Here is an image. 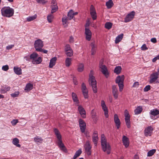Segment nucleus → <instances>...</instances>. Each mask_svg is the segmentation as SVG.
I'll return each mask as SVG.
<instances>
[{
    "label": "nucleus",
    "instance_id": "1",
    "mask_svg": "<svg viewBox=\"0 0 159 159\" xmlns=\"http://www.w3.org/2000/svg\"><path fill=\"white\" fill-rule=\"evenodd\" d=\"M54 132L57 139V144L60 149L65 152H67V150L62 143L61 136L59 130L57 128L54 129Z\"/></svg>",
    "mask_w": 159,
    "mask_h": 159
},
{
    "label": "nucleus",
    "instance_id": "2",
    "mask_svg": "<svg viewBox=\"0 0 159 159\" xmlns=\"http://www.w3.org/2000/svg\"><path fill=\"white\" fill-rule=\"evenodd\" d=\"M1 14L3 16L10 17L13 15L14 10L9 7H4L1 9Z\"/></svg>",
    "mask_w": 159,
    "mask_h": 159
},
{
    "label": "nucleus",
    "instance_id": "3",
    "mask_svg": "<svg viewBox=\"0 0 159 159\" xmlns=\"http://www.w3.org/2000/svg\"><path fill=\"white\" fill-rule=\"evenodd\" d=\"M125 79L124 75H119L117 77L116 79V83L118 84L119 91L121 92L124 87V81Z\"/></svg>",
    "mask_w": 159,
    "mask_h": 159
},
{
    "label": "nucleus",
    "instance_id": "4",
    "mask_svg": "<svg viewBox=\"0 0 159 159\" xmlns=\"http://www.w3.org/2000/svg\"><path fill=\"white\" fill-rule=\"evenodd\" d=\"M89 82V85L92 87L93 92L95 93H97V82L94 76L93 75L90 76V75Z\"/></svg>",
    "mask_w": 159,
    "mask_h": 159
},
{
    "label": "nucleus",
    "instance_id": "5",
    "mask_svg": "<svg viewBox=\"0 0 159 159\" xmlns=\"http://www.w3.org/2000/svg\"><path fill=\"white\" fill-rule=\"evenodd\" d=\"M34 46L36 51H41V48L43 46V42L41 39H38L35 41Z\"/></svg>",
    "mask_w": 159,
    "mask_h": 159
},
{
    "label": "nucleus",
    "instance_id": "6",
    "mask_svg": "<svg viewBox=\"0 0 159 159\" xmlns=\"http://www.w3.org/2000/svg\"><path fill=\"white\" fill-rule=\"evenodd\" d=\"M103 63L100 62L99 64V67L100 69V71L107 78L109 76V73L107 67L106 66L102 65Z\"/></svg>",
    "mask_w": 159,
    "mask_h": 159
},
{
    "label": "nucleus",
    "instance_id": "7",
    "mask_svg": "<svg viewBox=\"0 0 159 159\" xmlns=\"http://www.w3.org/2000/svg\"><path fill=\"white\" fill-rule=\"evenodd\" d=\"M84 147L85 151L87 155L88 156L90 155L91 154V149L92 147L89 141H86Z\"/></svg>",
    "mask_w": 159,
    "mask_h": 159
},
{
    "label": "nucleus",
    "instance_id": "8",
    "mask_svg": "<svg viewBox=\"0 0 159 159\" xmlns=\"http://www.w3.org/2000/svg\"><path fill=\"white\" fill-rule=\"evenodd\" d=\"M102 149L104 152H107L108 154H109L111 152V147L108 143H105L101 144Z\"/></svg>",
    "mask_w": 159,
    "mask_h": 159
},
{
    "label": "nucleus",
    "instance_id": "9",
    "mask_svg": "<svg viewBox=\"0 0 159 159\" xmlns=\"http://www.w3.org/2000/svg\"><path fill=\"white\" fill-rule=\"evenodd\" d=\"M159 73L158 72L153 73L150 75V80L149 82L150 83H152L156 82V80L158 78Z\"/></svg>",
    "mask_w": 159,
    "mask_h": 159
},
{
    "label": "nucleus",
    "instance_id": "10",
    "mask_svg": "<svg viewBox=\"0 0 159 159\" xmlns=\"http://www.w3.org/2000/svg\"><path fill=\"white\" fill-rule=\"evenodd\" d=\"M79 123L81 132L82 133H84L86 127L85 122L82 119H80L79 120Z\"/></svg>",
    "mask_w": 159,
    "mask_h": 159
},
{
    "label": "nucleus",
    "instance_id": "11",
    "mask_svg": "<svg viewBox=\"0 0 159 159\" xmlns=\"http://www.w3.org/2000/svg\"><path fill=\"white\" fill-rule=\"evenodd\" d=\"M135 14V12L134 11L131 12L125 17L124 22H127L131 21L134 18Z\"/></svg>",
    "mask_w": 159,
    "mask_h": 159
},
{
    "label": "nucleus",
    "instance_id": "12",
    "mask_svg": "<svg viewBox=\"0 0 159 159\" xmlns=\"http://www.w3.org/2000/svg\"><path fill=\"white\" fill-rule=\"evenodd\" d=\"M81 89L84 98H87L88 97V91L84 83L82 84Z\"/></svg>",
    "mask_w": 159,
    "mask_h": 159
},
{
    "label": "nucleus",
    "instance_id": "13",
    "mask_svg": "<svg viewBox=\"0 0 159 159\" xmlns=\"http://www.w3.org/2000/svg\"><path fill=\"white\" fill-rule=\"evenodd\" d=\"M101 105L102 109L104 112V115L106 118L108 117L109 115L108 114V110L107 107L105 104L104 101L102 100L101 101Z\"/></svg>",
    "mask_w": 159,
    "mask_h": 159
},
{
    "label": "nucleus",
    "instance_id": "14",
    "mask_svg": "<svg viewBox=\"0 0 159 159\" xmlns=\"http://www.w3.org/2000/svg\"><path fill=\"white\" fill-rule=\"evenodd\" d=\"M90 46L91 47V55H94L95 54L97 49V46L95 44V42L94 41H93L91 42L90 44Z\"/></svg>",
    "mask_w": 159,
    "mask_h": 159
},
{
    "label": "nucleus",
    "instance_id": "15",
    "mask_svg": "<svg viewBox=\"0 0 159 159\" xmlns=\"http://www.w3.org/2000/svg\"><path fill=\"white\" fill-rule=\"evenodd\" d=\"M153 130V129L151 126H148L147 128L145 129V135L146 136H150L152 133Z\"/></svg>",
    "mask_w": 159,
    "mask_h": 159
},
{
    "label": "nucleus",
    "instance_id": "16",
    "mask_svg": "<svg viewBox=\"0 0 159 159\" xmlns=\"http://www.w3.org/2000/svg\"><path fill=\"white\" fill-rule=\"evenodd\" d=\"M85 34L86 35V39L88 41H90L91 38L92 33L91 31L88 29L86 28L85 29Z\"/></svg>",
    "mask_w": 159,
    "mask_h": 159
},
{
    "label": "nucleus",
    "instance_id": "17",
    "mask_svg": "<svg viewBox=\"0 0 159 159\" xmlns=\"http://www.w3.org/2000/svg\"><path fill=\"white\" fill-rule=\"evenodd\" d=\"M78 109L81 116L83 118H86V113L83 107L82 106H80L78 107Z\"/></svg>",
    "mask_w": 159,
    "mask_h": 159
},
{
    "label": "nucleus",
    "instance_id": "18",
    "mask_svg": "<svg viewBox=\"0 0 159 159\" xmlns=\"http://www.w3.org/2000/svg\"><path fill=\"white\" fill-rule=\"evenodd\" d=\"M112 93L115 98L117 99L118 98V93L117 88L115 85L112 87Z\"/></svg>",
    "mask_w": 159,
    "mask_h": 159
},
{
    "label": "nucleus",
    "instance_id": "19",
    "mask_svg": "<svg viewBox=\"0 0 159 159\" xmlns=\"http://www.w3.org/2000/svg\"><path fill=\"white\" fill-rule=\"evenodd\" d=\"M149 114L150 115V117L151 119H155L153 118V117L159 114V111L156 109H153L150 111Z\"/></svg>",
    "mask_w": 159,
    "mask_h": 159
},
{
    "label": "nucleus",
    "instance_id": "20",
    "mask_svg": "<svg viewBox=\"0 0 159 159\" xmlns=\"http://www.w3.org/2000/svg\"><path fill=\"white\" fill-rule=\"evenodd\" d=\"M114 121L117 129H119L120 126V122L118 116L116 114H115L114 115Z\"/></svg>",
    "mask_w": 159,
    "mask_h": 159
},
{
    "label": "nucleus",
    "instance_id": "21",
    "mask_svg": "<svg viewBox=\"0 0 159 159\" xmlns=\"http://www.w3.org/2000/svg\"><path fill=\"white\" fill-rule=\"evenodd\" d=\"M91 117L93 120L95 122H97L98 120V117L97 116L96 112L93 109L91 111Z\"/></svg>",
    "mask_w": 159,
    "mask_h": 159
},
{
    "label": "nucleus",
    "instance_id": "22",
    "mask_svg": "<svg viewBox=\"0 0 159 159\" xmlns=\"http://www.w3.org/2000/svg\"><path fill=\"white\" fill-rule=\"evenodd\" d=\"M122 141L124 145L126 148H127L129 144V139L126 136L124 135L122 138Z\"/></svg>",
    "mask_w": 159,
    "mask_h": 159
},
{
    "label": "nucleus",
    "instance_id": "23",
    "mask_svg": "<svg viewBox=\"0 0 159 159\" xmlns=\"http://www.w3.org/2000/svg\"><path fill=\"white\" fill-rule=\"evenodd\" d=\"M57 60V58L56 57H52L50 60L49 66V67L50 68H52L54 65H55Z\"/></svg>",
    "mask_w": 159,
    "mask_h": 159
},
{
    "label": "nucleus",
    "instance_id": "24",
    "mask_svg": "<svg viewBox=\"0 0 159 159\" xmlns=\"http://www.w3.org/2000/svg\"><path fill=\"white\" fill-rule=\"evenodd\" d=\"M13 70L16 74L19 75L22 74V70L20 68L15 66L14 67Z\"/></svg>",
    "mask_w": 159,
    "mask_h": 159
},
{
    "label": "nucleus",
    "instance_id": "25",
    "mask_svg": "<svg viewBox=\"0 0 159 159\" xmlns=\"http://www.w3.org/2000/svg\"><path fill=\"white\" fill-rule=\"evenodd\" d=\"M124 34H121L118 35L116 38L115 43H118L120 42L123 38Z\"/></svg>",
    "mask_w": 159,
    "mask_h": 159
},
{
    "label": "nucleus",
    "instance_id": "26",
    "mask_svg": "<svg viewBox=\"0 0 159 159\" xmlns=\"http://www.w3.org/2000/svg\"><path fill=\"white\" fill-rule=\"evenodd\" d=\"M122 68L120 66H118L115 68L114 72L117 75L120 74Z\"/></svg>",
    "mask_w": 159,
    "mask_h": 159
},
{
    "label": "nucleus",
    "instance_id": "27",
    "mask_svg": "<svg viewBox=\"0 0 159 159\" xmlns=\"http://www.w3.org/2000/svg\"><path fill=\"white\" fill-rule=\"evenodd\" d=\"M143 110V108L141 106H139L135 110V114L137 115L140 114L141 112Z\"/></svg>",
    "mask_w": 159,
    "mask_h": 159
},
{
    "label": "nucleus",
    "instance_id": "28",
    "mask_svg": "<svg viewBox=\"0 0 159 159\" xmlns=\"http://www.w3.org/2000/svg\"><path fill=\"white\" fill-rule=\"evenodd\" d=\"M34 61H36L34 62V60H32V62L33 64H38L41 63L42 62V59L41 57H39L37 58H35Z\"/></svg>",
    "mask_w": 159,
    "mask_h": 159
},
{
    "label": "nucleus",
    "instance_id": "29",
    "mask_svg": "<svg viewBox=\"0 0 159 159\" xmlns=\"http://www.w3.org/2000/svg\"><path fill=\"white\" fill-rule=\"evenodd\" d=\"M33 88V85L30 83H28L26 84L25 90L29 91L32 89Z\"/></svg>",
    "mask_w": 159,
    "mask_h": 159
},
{
    "label": "nucleus",
    "instance_id": "30",
    "mask_svg": "<svg viewBox=\"0 0 159 159\" xmlns=\"http://www.w3.org/2000/svg\"><path fill=\"white\" fill-rule=\"evenodd\" d=\"M72 96L73 101L77 103H79V100L76 94L73 92L72 93Z\"/></svg>",
    "mask_w": 159,
    "mask_h": 159
},
{
    "label": "nucleus",
    "instance_id": "31",
    "mask_svg": "<svg viewBox=\"0 0 159 159\" xmlns=\"http://www.w3.org/2000/svg\"><path fill=\"white\" fill-rule=\"evenodd\" d=\"M82 152L81 149H79L76 151L73 157V159H76V158L79 156Z\"/></svg>",
    "mask_w": 159,
    "mask_h": 159
},
{
    "label": "nucleus",
    "instance_id": "32",
    "mask_svg": "<svg viewBox=\"0 0 159 159\" xmlns=\"http://www.w3.org/2000/svg\"><path fill=\"white\" fill-rule=\"evenodd\" d=\"M71 59L69 57L67 58L65 60V65L66 67H69L71 64Z\"/></svg>",
    "mask_w": 159,
    "mask_h": 159
},
{
    "label": "nucleus",
    "instance_id": "33",
    "mask_svg": "<svg viewBox=\"0 0 159 159\" xmlns=\"http://www.w3.org/2000/svg\"><path fill=\"white\" fill-rule=\"evenodd\" d=\"M13 143L16 146L18 147H20V145L18 143H19V139L16 138H14L12 141Z\"/></svg>",
    "mask_w": 159,
    "mask_h": 159
},
{
    "label": "nucleus",
    "instance_id": "34",
    "mask_svg": "<svg viewBox=\"0 0 159 159\" xmlns=\"http://www.w3.org/2000/svg\"><path fill=\"white\" fill-rule=\"evenodd\" d=\"M38 57V55L37 53L36 52H34L32 54H31L30 56V58L33 60H34V62L35 61L34 60L35 58H37Z\"/></svg>",
    "mask_w": 159,
    "mask_h": 159
},
{
    "label": "nucleus",
    "instance_id": "35",
    "mask_svg": "<svg viewBox=\"0 0 159 159\" xmlns=\"http://www.w3.org/2000/svg\"><path fill=\"white\" fill-rule=\"evenodd\" d=\"M113 5V3L112 0H109L106 3V5L108 8H111Z\"/></svg>",
    "mask_w": 159,
    "mask_h": 159
},
{
    "label": "nucleus",
    "instance_id": "36",
    "mask_svg": "<svg viewBox=\"0 0 159 159\" xmlns=\"http://www.w3.org/2000/svg\"><path fill=\"white\" fill-rule=\"evenodd\" d=\"M10 89V87L9 86H6L4 88L1 89L0 91L1 93H4L7 91H9Z\"/></svg>",
    "mask_w": 159,
    "mask_h": 159
},
{
    "label": "nucleus",
    "instance_id": "37",
    "mask_svg": "<svg viewBox=\"0 0 159 159\" xmlns=\"http://www.w3.org/2000/svg\"><path fill=\"white\" fill-rule=\"evenodd\" d=\"M73 11L72 10H70L67 14V18L69 20H71L74 17L73 15Z\"/></svg>",
    "mask_w": 159,
    "mask_h": 159
},
{
    "label": "nucleus",
    "instance_id": "38",
    "mask_svg": "<svg viewBox=\"0 0 159 159\" xmlns=\"http://www.w3.org/2000/svg\"><path fill=\"white\" fill-rule=\"evenodd\" d=\"M34 140L35 142L40 143H42L43 141L42 138L39 136H36L34 138Z\"/></svg>",
    "mask_w": 159,
    "mask_h": 159
},
{
    "label": "nucleus",
    "instance_id": "39",
    "mask_svg": "<svg viewBox=\"0 0 159 159\" xmlns=\"http://www.w3.org/2000/svg\"><path fill=\"white\" fill-rule=\"evenodd\" d=\"M98 139V135L95 136L94 135L92 136V140L95 146H96L97 144Z\"/></svg>",
    "mask_w": 159,
    "mask_h": 159
},
{
    "label": "nucleus",
    "instance_id": "40",
    "mask_svg": "<svg viewBox=\"0 0 159 159\" xmlns=\"http://www.w3.org/2000/svg\"><path fill=\"white\" fill-rule=\"evenodd\" d=\"M51 13H53L55 12L58 9V7L57 5H51Z\"/></svg>",
    "mask_w": 159,
    "mask_h": 159
},
{
    "label": "nucleus",
    "instance_id": "41",
    "mask_svg": "<svg viewBox=\"0 0 159 159\" xmlns=\"http://www.w3.org/2000/svg\"><path fill=\"white\" fill-rule=\"evenodd\" d=\"M37 17V15H35L34 16L27 17L26 18V20L28 21H31L36 19Z\"/></svg>",
    "mask_w": 159,
    "mask_h": 159
},
{
    "label": "nucleus",
    "instance_id": "42",
    "mask_svg": "<svg viewBox=\"0 0 159 159\" xmlns=\"http://www.w3.org/2000/svg\"><path fill=\"white\" fill-rule=\"evenodd\" d=\"M107 139L104 134L101 135V144L107 143Z\"/></svg>",
    "mask_w": 159,
    "mask_h": 159
},
{
    "label": "nucleus",
    "instance_id": "43",
    "mask_svg": "<svg viewBox=\"0 0 159 159\" xmlns=\"http://www.w3.org/2000/svg\"><path fill=\"white\" fill-rule=\"evenodd\" d=\"M84 69V66L83 64L80 63L78 65L77 70L79 72H82Z\"/></svg>",
    "mask_w": 159,
    "mask_h": 159
},
{
    "label": "nucleus",
    "instance_id": "44",
    "mask_svg": "<svg viewBox=\"0 0 159 159\" xmlns=\"http://www.w3.org/2000/svg\"><path fill=\"white\" fill-rule=\"evenodd\" d=\"M112 25V23L110 22H107L105 24V27L108 30H109L111 28Z\"/></svg>",
    "mask_w": 159,
    "mask_h": 159
},
{
    "label": "nucleus",
    "instance_id": "45",
    "mask_svg": "<svg viewBox=\"0 0 159 159\" xmlns=\"http://www.w3.org/2000/svg\"><path fill=\"white\" fill-rule=\"evenodd\" d=\"M68 20H69L68 19V18H66V17L62 18V20L63 25L65 27H66L67 26V23Z\"/></svg>",
    "mask_w": 159,
    "mask_h": 159
},
{
    "label": "nucleus",
    "instance_id": "46",
    "mask_svg": "<svg viewBox=\"0 0 159 159\" xmlns=\"http://www.w3.org/2000/svg\"><path fill=\"white\" fill-rule=\"evenodd\" d=\"M54 18L53 15L50 14L48 15L47 17V20L49 23L51 22Z\"/></svg>",
    "mask_w": 159,
    "mask_h": 159
},
{
    "label": "nucleus",
    "instance_id": "47",
    "mask_svg": "<svg viewBox=\"0 0 159 159\" xmlns=\"http://www.w3.org/2000/svg\"><path fill=\"white\" fill-rule=\"evenodd\" d=\"M156 151V150L155 149H153L149 151L148 152V157L152 156L155 152Z\"/></svg>",
    "mask_w": 159,
    "mask_h": 159
},
{
    "label": "nucleus",
    "instance_id": "48",
    "mask_svg": "<svg viewBox=\"0 0 159 159\" xmlns=\"http://www.w3.org/2000/svg\"><path fill=\"white\" fill-rule=\"evenodd\" d=\"M91 15L93 19L94 20H96L97 18L96 13V12H90Z\"/></svg>",
    "mask_w": 159,
    "mask_h": 159
},
{
    "label": "nucleus",
    "instance_id": "49",
    "mask_svg": "<svg viewBox=\"0 0 159 159\" xmlns=\"http://www.w3.org/2000/svg\"><path fill=\"white\" fill-rule=\"evenodd\" d=\"M65 51L67 52L70 51V50H72L70 47V45L67 44L66 45L65 49Z\"/></svg>",
    "mask_w": 159,
    "mask_h": 159
},
{
    "label": "nucleus",
    "instance_id": "50",
    "mask_svg": "<svg viewBox=\"0 0 159 159\" xmlns=\"http://www.w3.org/2000/svg\"><path fill=\"white\" fill-rule=\"evenodd\" d=\"M19 91H16L14 93L11 94V96L13 98H15L18 96L19 94Z\"/></svg>",
    "mask_w": 159,
    "mask_h": 159
},
{
    "label": "nucleus",
    "instance_id": "51",
    "mask_svg": "<svg viewBox=\"0 0 159 159\" xmlns=\"http://www.w3.org/2000/svg\"><path fill=\"white\" fill-rule=\"evenodd\" d=\"M65 52L66 54L68 57H70L72 56L73 54V51L72 50H70V51Z\"/></svg>",
    "mask_w": 159,
    "mask_h": 159
},
{
    "label": "nucleus",
    "instance_id": "52",
    "mask_svg": "<svg viewBox=\"0 0 159 159\" xmlns=\"http://www.w3.org/2000/svg\"><path fill=\"white\" fill-rule=\"evenodd\" d=\"M151 89V86L150 85L146 86L143 89L144 92H147Z\"/></svg>",
    "mask_w": 159,
    "mask_h": 159
},
{
    "label": "nucleus",
    "instance_id": "53",
    "mask_svg": "<svg viewBox=\"0 0 159 159\" xmlns=\"http://www.w3.org/2000/svg\"><path fill=\"white\" fill-rule=\"evenodd\" d=\"M141 49L142 50L144 51L148 49V48L147 47L146 45L144 44L141 47Z\"/></svg>",
    "mask_w": 159,
    "mask_h": 159
},
{
    "label": "nucleus",
    "instance_id": "54",
    "mask_svg": "<svg viewBox=\"0 0 159 159\" xmlns=\"http://www.w3.org/2000/svg\"><path fill=\"white\" fill-rule=\"evenodd\" d=\"M9 69V66L7 65H6L2 66V69L5 71Z\"/></svg>",
    "mask_w": 159,
    "mask_h": 159
},
{
    "label": "nucleus",
    "instance_id": "55",
    "mask_svg": "<svg viewBox=\"0 0 159 159\" xmlns=\"http://www.w3.org/2000/svg\"><path fill=\"white\" fill-rule=\"evenodd\" d=\"M18 120H13L11 121V123L13 125H15L18 123Z\"/></svg>",
    "mask_w": 159,
    "mask_h": 159
},
{
    "label": "nucleus",
    "instance_id": "56",
    "mask_svg": "<svg viewBox=\"0 0 159 159\" xmlns=\"http://www.w3.org/2000/svg\"><path fill=\"white\" fill-rule=\"evenodd\" d=\"M14 46V45L12 44L11 45H9L7 46L6 47V48L7 50H9L12 48Z\"/></svg>",
    "mask_w": 159,
    "mask_h": 159
},
{
    "label": "nucleus",
    "instance_id": "57",
    "mask_svg": "<svg viewBox=\"0 0 159 159\" xmlns=\"http://www.w3.org/2000/svg\"><path fill=\"white\" fill-rule=\"evenodd\" d=\"M84 133V134L85 135V136L88 139H89L90 137V135L89 134V133L88 132H85V131Z\"/></svg>",
    "mask_w": 159,
    "mask_h": 159
},
{
    "label": "nucleus",
    "instance_id": "58",
    "mask_svg": "<svg viewBox=\"0 0 159 159\" xmlns=\"http://www.w3.org/2000/svg\"><path fill=\"white\" fill-rule=\"evenodd\" d=\"M73 82L74 84L75 85H76L77 84V79L75 77H73Z\"/></svg>",
    "mask_w": 159,
    "mask_h": 159
},
{
    "label": "nucleus",
    "instance_id": "59",
    "mask_svg": "<svg viewBox=\"0 0 159 159\" xmlns=\"http://www.w3.org/2000/svg\"><path fill=\"white\" fill-rule=\"evenodd\" d=\"M96 12L95 8L93 5H91L90 8V12Z\"/></svg>",
    "mask_w": 159,
    "mask_h": 159
},
{
    "label": "nucleus",
    "instance_id": "60",
    "mask_svg": "<svg viewBox=\"0 0 159 159\" xmlns=\"http://www.w3.org/2000/svg\"><path fill=\"white\" fill-rule=\"evenodd\" d=\"M139 84L138 82H135L133 85V87L135 88L139 86Z\"/></svg>",
    "mask_w": 159,
    "mask_h": 159
},
{
    "label": "nucleus",
    "instance_id": "61",
    "mask_svg": "<svg viewBox=\"0 0 159 159\" xmlns=\"http://www.w3.org/2000/svg\"><path fill=\"white\" fill-rule=\"evenodd\" d=\"M37 2L39 3L45 4L46 2L45 1V0H36Z\"/></svg>",
    "mask_w": 159,
    "mask_h": 159
},
{
    "label": "nucleus",
    "instance_id": "62",
    "mask_svg": "<svg viewBox=\"0 0 159 159\" xmlns=\"http://www.w3.org/2000/svg\"><path fill=\"white\" fill-rule=\"evenodd\" d=\"M69 42L70 43H73L74 42V38L72 36H70Z\"/></svg>",
    "mask_w": 159,
    "mask_h": 159
},
{
    "label": "nucleus",
    "instance_id": "63",
    "mask_svg": "<svg viewBox=\"0 0 159 159\" xmlns=\"http://www.w3.org/2000/svg\"><path fill=\"white\" fill-rule=\"evenodd\" d=\"M151 41L154 43H155L157 42V39L155 38H152L151 39Z\"/></svg>",
    "mask_w": 159,
    "mask_h": 159
},
{
    "label": "nucleus",
    "instance_id": "64",
    "mask_svg": "<svg viewBox=\"0 0 159 159\" xmlns=\"http://www.w3.org/2000/svg\"><path fill=\"white\" fill-rule=\"evenodd\" d=\"M125 117L129 116L130 115L128 111L127 110H125Z\"/></svg>",
    "mask_w": 159,
    "mask_h": 159
}]
</instances>
